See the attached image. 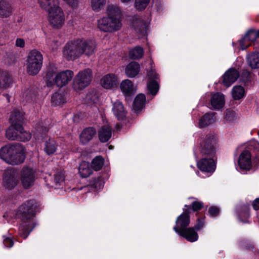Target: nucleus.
<instances>
[{"mask_svg": "<svg viewBox=\"0 0 259 259\" xmlns=\"http://www.w3.org/2000/svg\"><path fill=\"white\" fill-rule=\"evenodd\" d=\"M120 87L122 93L125 97L130 96L136 92V87L134 86L133 82L127 79L121 81Z\"/></svg>", "mask_w": 259, "mask_h": 259, "instance_id": "412c9836", "label": "nucleus"}, {"mask_svg": "<svg viewBox=\"0 0 259 259\" xmlns=\"http://www.w3.org/2000/svg\"><path fill=\"white\" fill-rule=\"evenodd\" d=\"M257 37L259 38V29L257 31L255 30L248 31L239 41L241 49L244 50L250 46Z\"/></svg>", "mask_w": 259, "mask_h": 259, "instance_id": "4468645a", "label": "nucleus"}, {"mask_svg": "<svg viewBox=\"0 0 259 259\" xmlns=\"http://www.w3.org/2000/svg\"><path fill=\"white\" fill-rule=\"evenodd\" d=\"M215 121L216 117L214 113H206L199 119V126L200 127H206L214 123Z\"/></svg>", "mask_w": 259, "mask_h": 259, "instance_id": "cd10ccee", "label": "nucleus"}, {"mask_svg": "<svg viewBox=\"0 0 259 259\" xmlns=\"http://www.w3.org/2000/svg\"><path fill=\"white\" fill-rule=\"evenodd\" d=\"M51 102L54 106L60 105L66 102V99L62 94L55 93L52 96Z\"/></svg>", "mask_w": 259, "mask_h": 259, "instance_id": "ea45409f", "label": "nucleus"}, {"mask_svg": "<svg viewBox=\"0 0 259 259\" xmlns=\"http://www.w3.org/2000/svg\"><path fill=\"white\" fill-rule=\"evenodd\" d=\"M18 180L16 172L13 169H7L3 174L2 185L7 190L14 189L18 184Z\"/></svg>", "mask_w": 259, "mask_h": 259, "instance_id": "ddd939ff", "label": "nucleus"}, {"mask_svg": "<svg viewBox=\"0 0 259 259\" xmlns=\"http://www.w3.org/2000/svg\"><path fill=\"white\" fill-rule=\"evenodd\" d=\"M73 72L71 70L58 72L56 68L51 67L48 70L46 80L48 84H56L57 87H62L66 85L72 79Z\"/></svg>", "mask_w": 259, "mask_h": 259, "instance_id": "39448f33", "label": "nucleus"}, {"mask_svg": "<svg viewBox=\"0 0 259 259\" xmlns=\"http://www.w3.org/2000/svg\"><path fill=\"white\" fill-rule=\"evenodd\" d=\"M148 76L151 80L147 83V88L150 93L155 96L159 90V85L156 81L158 78V75L155 71V69L151 68L148 72Z\"/></svg>", "mask_w": 259, "mask_h": 259, "instance_id": "dca6fc26", "label": "nucleus"}, {"mask_svg": "<svg viewBox=\"0 0 259 259\" xmlns=\"http://www.w3.org/2000/svg\"><path fill=\"white\" fill-rule=\"evenodd\" d=\"M111 136V128L108 125L102 126L98 131L99 139L101 142H107Z\"/></svg>", "mask_w": 259, "mask_h": 259, "instance_id": "a878e982", "label": "nucleus"}, {"mask_svg": "<svg viewBox=\"0 0 259 259\" xmlns=\"http://www.w3.org/2000/svg\"><path fill=\"white\" fill-rule=\"evenodd\" d=\"M112 112L118 120H122L125 117L126 111L124 106L122 103L119 101H116L113 104Z\"/></svg>", "mask_w": 259, "mask_h": 259, "instance_id": "5701e85b", "label": "nucleus"}, {"mask_svg": "<svg viewBox=\"0 0 259 259\" xmlns=\"http://www.w3.org/2000/svg\"><path fill=\"white\" fill-rule=\"evenodd\" d=\"M65 174L62 171H57L54 175V187L55 188H59V187L64 185L65 181Z\"/></svg>", "mask_w": 259, "mask_h": 259, "instance_id": "e433bc0d", "label": "nucleus"}, {"mask_svg": "<svg viewBox=\"0 0 259 259\" xmlns=\"http://www.w3.org/2000/svg\"><path fill=\"white\" fill-rule=\"evenodd\" d=\"M144 51L142 48L136 47L129 52L130 57L133 59H139L142 57Z\"/></svg>", "mask_w": 259, "mask_h": 259, "instance_id": "79ce46f5", "label": "nucleus"}, {"mask_svg": "<svg viewBox=\"0 0 259 259\" xmlns=\"http://www.w3.org/2000/svg\"><path fill=\"white\" fill-rule=\"evenodd\" d=\"M3 243L4 245L7 247H11L13 245V241L10 237L4 236Z\"/></svg>", "mask_w": 259, "mask_h": 259, "instance_id": "603ef678", "label": "nucleus"}, {"mask_svg": "<svg viewBox=\"0 0 259 259\" xmlns=\"http://www.w3.org/2000/svg\"><path fill=\"white\" fill-rule=\"evenodd\" d=\"M36 205L33 200H29L21 205L17 212V217L22 221L19 228V234L26 238L35 227L33 217L35 214Z\"/></svg>", "mask_w": 259, "mask_h": 259, "instance_id": "7ed1b4c3", "label": "nucleus"}, {"mask_svg": "<svg viewBox=\"0 0 259 259\" xmlns=\"http://www.w3.org/2000/svg\"><path fill=\"white\" fill-rule=\"evenodd\" d=\"M106 4V0H91V6L92 10L98 12L103 10Z\"/></svg>", "mask_w": 259, "mask_h": 259, "instance_id": "4c0bfd02", "label": "nucleus"}, {"mask_svg": "<svg viewBox=\"0 0 259 259\" xmlns=\"http://www.w3.org/2000/svg\"><path fill=\"white\" fill-rule=\"evenodd\" d=\"M11 79L9 75L6 72H0V88H6L9 85Z\"/></svg>", "mask_w": 259, "mask_h": 259, "instance_id": "a19ab883", "label": "nucleus"}, {"mask_svg": "<svg viewBox=\"0 0 259 259\" xmlns=\"http://www.w3.org/2000/svg\"><path fill=\"white\" fill-rule=\"evenodd\" d=\"M92 78V72L90 69L79 71L73 80V88L76 91H79L88 86Z\"/></svg>", "mask_w": 259, "mask_h": 259, "instance_id": "6e6552de", "label": "nucleus"}, {"mask_svg": "<svg viewBox=\"0 0 259 259\" xmlns=\"http://www.w3.org/2000/svg\"><path fill=\"white\" fill-rule=\"evenodd\" d=\"M204 223V221L203 219H198L195 227H194V229L197 231H199L203 228Z\"/></svg>", "mask_w": 259, "mask_h": 259, "instance_id": "3c124183", "label": "nucleus"}, {"mask_svg": "<svg viewBox=\"0 0 259 259\" xmlns=\"http://www.w3.org/2000/svg\"><path fill=\"white\" fill-rule=\"evenodd\" d=\"M122 14L117 6L109 5L106 9V16L97 20V27L103 32L113 33L119 31L122 26Z\"/></svg>", "mask_w": 259, "mask_h": 259, "instance_id": "f03ea898", "label": "nucleus"}, {"mask_svg": "<svg viewBox=\"0 0 259 259\" xmlns=\"http://www.w3.org/2000/svg\"><path fill=\"white\" fill-rule=\"evenodd\" d=\"M257 162H258V165H259V159L257 157Z\"/></svg>", "mask_w": 259, "mask_h": 259, "instance_id": "e2e57ef3", "label": "nucleus"}, {"mask_svg": "<svg viewBox=\"0 0 259 259\" xmlns=\"http://www.w3.org/2000/svg\"><path fill=\"white\" fill-rule=\"evenodd\" d=\"M72 7H75L77 5L78 0H62Z\"/></svg>", "mask_w": 259, "mask_h": 259, "instance_id": "4d7b16f0", "label": "nucleus"}, {"mask_svg": "<svg viewBox=\"0 0 259 259\" xmlns=\"http://www.w3.org/2000/svg\"><path fill=\"white\" fill-rule=\"evenodd\" d=\"M146 98L144 94H138L134 102L133 109L135 112L141 111L144 107Z\"/></svg>", "mask_w": 259, "mask_h": 259, "instance_id": "c756f323", "label": "nucleus"}, {"mask_svg": "<svg viewBox=\"0 0 259 259\" xmlns=\"http://www.w3.org/2000/svg\"><path fill=\"white\" fill-rule=\"evenodd\" d=\"M63 55L68 60H73L80 57L78 39L66 44L63 50Z\"/></svg>", "mask_w": 259, "mask_h": 259, "instance_id": "9b49d317", "label": "nucleus"}, {"mask_svg": "<svg viewBox=\"0 0 259 259\" xmlns=\"http://www.w3.org/2000/svg\"><path fill=\"white\" fill-rule=\"evenodd\" d=\"M57 147L55 141L53 139L49 138L45 143L44 149L47 154L50 155L56 152Z\"/></svg>", "mask_w": 259, "mask_h": 259, "instance_id": "c9c22d12", "label": "nucleus"}, {"mask_svg": "<svg viewBox=\"0 0 259 259\" xmlns=\"http://www.w3.org/2000/svg\"><path fill=\"white\" fill-rule=\"evenodd\" d=\"M80 56L84 55L90 57L93 55L96 49V44L94 40L77 39Z\"/></svg>", "mask_w": 259, "mask_h": 259, "instance_id": "f8f14e48", "label": "nucleus"}, {"mask_svg": "<svg viewBox=\"0 0 259 259\" xmlns=\"http://www.w3.org/2000/svg\"><path fill=\"white\" fill-rule=\"evenodd\" d=\"M104 181L101 177H98L95 178L92 182L91 185L96 189H100L102 188L104 185Z\"/></svg>", "mask_w": 259, "mask_h": 259, "instance_id": "09e8293b", "label": "nucleus"}, {"mask_svg": "<svg viewBox=\"0 0 259 259\" xmlns=\"http://www.w3.org/2000/svg\"><path fill=\"white\" fill-rule=\"evenodd\" d=\"M238 114L233 110H227L225 112L224 118L229 122L236 121L238 119Z\"/></svg>", "mask_w": 259, "mask_h": 259, "instance_id": "c03bdc74", "label": "nucleus"}, {"mask_svg": "<svg viewBox=\"0 0 259 259\" xmlns=\"http://www.w3.org/2000/svg\"><path fill=\"white\" fill-rule=\"evenodd\" d=\"M192 207L193 210L197 211L203 207V203L201 202L194 201L192 204Z\"/></svg>", "mask_w": 259, "mask_h": 259, "instance_id": "864d4df0", "label": "nucleus"}, {"mask_svg": "<svg viewBox=\"0 0 259 259\" xmlns=\"http://www.w3.org/2000/svg\"><path fill=\"white\" fill-rule=\"evenodd\" d=\"M184 210H186L184 212H187V213H188V210H186V208H184ZM188 214H189V213H188Z\"/></svg>", "mask_w": 259, "mask_h": 259, "instance_id": "052dcab7", "label": "nucleus"}, {"mask_svg": "<svg viewBox=\"0 0 259 259\" xmlns=\"http://www.w3.org/2000/svg\"><path fill=\"white\" fill-rule=\"evenodd\" d=\"M197 231L193 227H188L178 234L185 238L187 241L194 242L198 239L199 237Z\"/></svg>", "mask_w": 259, "mask_h": 259, "instance_id": "aec40b11", "label": "nucleus"}, {"mask_svg": "<svg viewBox=\"0 0 259 259\" xmlns=\"http://www.w3.org/2000/svg\"><path fill=\"white\" fill-rule=\"evenodd\" d=\"M252 207L254 210H258L259 209V198L255 199L253 202H252Z\"/></svg>", "mask_w": 259, "mask_h": 259, "instance_id": "13d9d810", "label": "nucleus"}, {"mask_svg": "<svg viewBox=\"0 0 259 259\" xmlns=\"http://www.w3.org/2000/svg\"><path fill=\"white\" fill-rule=\"evenodd\" d=\"M12 13V8L11 6L5 1H3L0 8V17L3 18L9 17Z\"/></svg>", "mask_w": 259, "mask_h": 259, "instance_id": "f704fd0d", "label": "nucleus"}, {"mask_svg": "<svg viewBox=\"0 0 259 259\" xmlns=\"http://www.w3.org/2000/svg\"><path fill=\"white\" fill-rule=\"evenodd\" d=\"M219 147L218 139L212 134H208L201 142L199 151L202 158L197 162V166L202 171L209 174L215 169V153Z\"/></svg>", "mask_w": 259, "mask_h": 259, "instance_id": "f257e3e1", "label": "nucleus"}, {"mask_svg": "<svg viewBox=\"0 0 259 259\" xmlns=\"http://www.w3.org/2000/svg\"><path fill=\"white\" fill-rule=\"evenodd\" d=\"M150 0H135V7L137 10H143L149 5Z\"/></svg>", "mask_w": 259, "mask_h": 259, "instance_id": "de8ad7c7", "label": "nucleus"}, {"mask_svg": "<svg viewBox=\"0 0 259 259\" xmlns=\"http://www.w3.org/2000/svg\"><path fill=\"white\" fill-rule=\"evenodd\" d=\"M257 157H255L253 162L251 155L248 150L243 151L236 159L235 166L237 171L242 174H245L252 168V167L258 166Z\"/></svg>", "mask_w": 259, "mask_h": 259, "instance_id": "423d86ee", "label": "nucleus"}, {"mask_svg": "<svg viewBox=\"0 0 259 259\" xmlns=\"http://www.w3.org/2000/svg\"><path fill=\"white\" fill-rule=\"evenodd\" d=\"M194 153H195V155L196 157H198V155H196V152H194Z\"/></svg>", "mask_w": 259, "mask_h": 259, "instance_id": "680f3d73", "label": "nucleus"}, {"mask_svg": "<svg viewBox=\"0 0 259 259\" xmlns=\"http://www.w3.org/2000/svg\"><path fill=\"white\" fill-rule=\"evenodd\" d=\"M100 83L102 87L106 89H113L117 86L118 79L114 74H108L102 78Z\"/></svg>", "mask_w": 259, "mask_h": 259, "instance_id": "f3484780", "label": "nucleus"}, {"mask_svg": "<svg viewBox=\"0 0 259 259\" xmlns=\"http://www.w3.org/2000/svg\"><path fill=\"white\" fill-rule=\"evenodd\" d=\"M24 113L19 109H14L10 113L9 120L12 124H21L23 120Z\"/></svg>", "mask_w": 259, "mask_h": 259, "instance_id": "bb28decb", "label": "nucleus"}, {"mask_svg": "<svg viewBox=\"0 0 259 259\" xmlns=\"http://www.w3.org/2000/svg\"><path fill=\"white\" fill-rule=\"evenodd\" d=\"M133 26L138 32L145 35L147 30L148 24L141 19L136 18L133 22Z\"/></svg>", "mask_w": 259, "mask_h": 259, "instance_id": "473e14b6", "label": "nucleus"}, {"mask_svg": "<svg viewBox=\"0 0 259 259\" xmlns=\"http://www.w3.org/2000/svg\"><path fill=\"white\" fill-rule=\"evenodd\" d=\"M40 8L49 12L59 6V0H37Z\"/></svg>", "mask_w": 259, "mask_h": 259, "instance_id": "4be33fe9", "label": "nucleus"}, {"mask_svg": "<svg viewBox=\"0 0 259 259\" xmlns=\"http://www.w3.org/2000/svg\"><path fill=\"white\" fill-rule=\"evenodd\" d=\"M78 171L81 177H89L92 173L90 163L86 161L81 162L78 167Z\"/></svg>", "mask_w": 259, "mask_h": 259, "instance_id": "2f4dec72", "label": "nucleus"}, {"mask_svg": "<svg viewBox=\"0 0 259 259\" xmlns=\"http://www.w3.org/2000/svg\"><path fill=\"white\" fill-rule=\"evenodd\" d=\"M209 212L212 216H216L219 213V209L217 207H211Z\"/></svg>", "mask_w": 259, "mask_h": 259, "instance_id": "6e6d98bb", "label": "nucleus"}, {"mask_svg": "<svg viewBox=\"0 0 259 259\" xmlns=\"http://www.w3.org/2000/svg\"><path fill=\"white\" fill-rule=\"evenodd\" d=\"M239 73L234 68L227 70L223 75V84L227 87H230L238 78Z\"/></svg>", "mask_w": 259, "mask_h": 259, "instance_id": "6ab92c4d", "label": "nucleus"}, {"mask_svg": "<svg viewBox=\"0 0 259 259\" xmlns=\"http://www.w3.org/2000/svg\"><path fill=\"white\" fill-rule=\"evenodd\" d=\"M85 99L89 103H97L98 101V95L95 91H92L89 92Z\"/></svg>", "mask_w": 259, "mask_h": 259, "instance_id": "49530a36", "label": "nucleus"}, {"mask_svg": "<svg viewBox=\"0 0 259 259\" xmlns=\"http://www.w3.org/2000/svg\"><path fill=\"white\" fill-rule=\"evenodd\" d=\"M37 131L41 135L42 133H44V132H46L48 131V128L45 127V128H42V127H41L40 128V127H39V126H38L37 127Z\"/></svg>", "mask_w": 259, "mask_h": 259, "instance_id": "bf43d9fd", "label": "nucleus"}, {"mask_svg": "<svg viewBox=\"0 0 259 259\" xmlns=\"http://www.w3.org/2000/svg\"><path fill=\"white\" fill-rule=\"evenodd\" d=\"M96 135V131L93 127L84 129L80 135V141L83 144H87Z\"/></svg>", "mask_w": 259, "mask_h": 259, "instance_id": "b1692460", "label": "nucleus"}, {"mask_svg": "<svg viewBox=\"0 0 259 259\" xmlns=\"http://www.w3.org/2000/svg\"><path fill=\"white\" fill-rule=\"evenodd\" d=\"M231 94L234 100H239L245 96V92L244 88L242 86L236 85L232 88Z\"/></svg>", "mask_w": 259, "mask_h": 259, "instance_id": "72a5a7b5", "label": "nucleus"}, {"mask_svg": "<svg viewBox=\"0 0 259 259\" xmlns=\"http://www.w3.org/2000/svg\"><path fill=\"white\" fill-rule=\"evenodd\" d=\"M190 223V216L187 212H183L179 215L176 221V225L174 227V230L178 234L187 228Z\"/></svg>", "mask_w": 259, "mask_h": 259, "instance_id": "2eb2a0df", "label": "nucleus"}, {"mask_svg": "<svg viewBox=\"0 0 259 259\" xmlns=\"http://www.w3.org/2000/svg\"><path fill=\"white\" fill-rule=\"evenodd\" d=\"M140 71L139 64L136 62H132L126 66L125 69V73L128 77L133 78L139 74Z\"/></svg>", "mask_w": 259, "mask_h": 259, "instance_id": "393cba45", "label": "nucleus"}, {"mask_svg": "<svg viewBox=\"0 0 259 259\" xmlns=\"http://www.w3.org/2000/svg\"><path fill=\"white\" fill-rule=\"evenodd\" d=\"M46 43L48 47L52 50L57 49L59 46V42L55 38L52 37H47Z\"/></svg>", "mask_w": 259, "mask_h": 259, "instance_id": "a18cd8bd", "label": "nucleus"}, {"mask_svg": "<svg viewBox=\"0 0 259 259\" xmlns=\"http://www.w3.org/2000/svg\"><path fill=\"white\" fill-rule=\"evenodd\" d=\"M43 61L41 53L33 50L29 52L27 58V71L30 75H35L40 71Z\"/></svg>", "mask_w": 259, "mask_h": 259, "instance_id": "0eeeda50", "label": "nucleus"}, {"mask_svg": "<svg viewBox=\"0 0 259 259\" xmlns=\"http://www.w3.org/2000/svg\"><path fill=\"white\" fill-rule=\"evenodd\" d=\"M18 125H21V124H12L10 126V127L7 129L6 132V137L10 140L14 141L17 140L19 137V132L18 130Z\"/></svg>", "mask_w": 259, "mask_h": 259, "instance_id": "c85d7f7f", "label": "nucleus"}, {"mask_svg": "<svg viewBox=\"0 0 259 259\" xmlns=\"http://www.w3.org/2000/svg\"><path fill=\"white\" fill-rule=\"evenodd\" d=\"M23 96L28 102L35 101L36 100V95L34 92L30 90H26L24 93Z\"/></svg>", "mask_w": 259, "mask_h": 259, "instance_id": "8fccbe9b", "label": "nucleus"}, {"mask_svg": "<svg viewBox=\"0 0 259 259\" xmlns=\"http://www.w3.org/2000/svg\"><path fill=\"white\" fill-rule=\"evenodd\" d=\"M50 23L55 28H60L64 24L65 15L60 6L48 12Z\"/></svg>", "mask_w": 259, "mask_h": 259, "instance_id": "9d476101", "label": "nucleus"}, {"mask_svg": "<svg viewBox=\"0 0 259 259\" xmlns=\"http://www.w3.org/2000/svg\"><path fill=\"white\" fill-rule=\"evenodd\" d=\"M19 137L18 141L25 142L29 141L31 137V135L28 132L24 130L22 125H18Z\"/></svg>", "mask_w": 259, "mask_h": 259, "instance_id": "58836bf2", "label": "nucleus"}, {"mask_svg": "<svg viewBox=\"0 0 259 259\" xmlns=\"http://www.w3.org/2000/svg\"><path fill=\"white\" fill-rule=\"evenodd\" d=\"M104 164V159L101 156H97L93 159L92 162V167L95 170H100Z\"/></svg>", "mask_w": 259, "mask_h": 259, "instance_id": "37998d69", "label": "nucleus"}, {"mask_svg": "<svg viewBox=\"0 0 259 259\" xmlns=\"http://www.w3.org/2000/svg\"><path fill=\"white\" fill-rule=\"evenodd\" d=\"M210 103L212 109L214 110L221 109L225 103L224 95L221 93L211 94Z\"/></svg>", "mask_w": 259, "mask_h": 259, "instance_id": "a211bd4d", "label": "nucleus"}, {"mask_svg": "<svg viewBox=\"0 0 259 259\" xmlns=\"http://www.w3.org/2000/svg\"><path fill=\"white\" fill-rule=\"evenodd\" d=\"M16 46L20 48H23L25 46V41L23 39L18 38L16 40Z\"/></svg>", "mask_w": 259, "mask_h": 259, "instance_id": "5fc2aeb1", "label": "nucleus"}, {"mask_svg": "<svg viewBox=\"0 0 259 259\" xmlns=\"http://www.w3.org/2000/svg\"><path fill=\"white\" fill-rule=\"evenodd\" d=\"M0 157L10 164H19L25 160V149L19 144L7 145L1 149Z\"/></svg>", "mask_w": 259, "mask_h": 259, "instance_id": "20e7f679", "label": "nucleus"}, {"mask_svg": "<svg viewBox=\"0 0 259 259\" xmlns=\"http://www.w3.org/2000/svg\"><path fill=\"white\" fill-rule=\"evenodd\" d=\"M36 179V170L30 166H25L20 171V181L25 189L32 187Z\"/></svg>", "mask_w": 259, "mask_h": 259, "instance_id": "1a4fd4ad", "label": "nucleus"}, {"mask_svg": "<svg viewBox=\"0 0 259 259\" xmlns=\"http://www.w3.org/2000/svg\"><path fill=\"white\" fill-rule=\"evenodd\" d=\"M248 65L252 69L259 68V52H252L247 56Z\"/></svg>", "mask_w": 259, "mask_h": 259, "instance_id": "7c9ffc66", "label": "nucleus"}]
</instances>
